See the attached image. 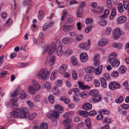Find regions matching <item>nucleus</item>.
I'll return each instance as SVG.
<instances>
[{
    "mask_svg": "<svg viewBox=\"0 0 129 129\" xmlns=\"http://www.w3.org/2000/svg\"><path fill=\"white\" fill-rule=\"evenodd\" d=\"M50 73L51 71L47 69H43L38 72L37 77L39 79L46 80L49 77Z\"/></svg>",
    "mask_w": 129,
    "mask_h": 129,
    "instance_id": "nucleus-1",
    "label": "nucleus"
},
{
    "mask_svg": "<svg viewBox=\"0 0 129 129\" xmlns=\"http://www.w3.org/2000/svg\"><path fill=\"white\" fill-rule=\"evenodd\" d=\"M117 54L115 52H112L109 58L110 62L112 66L114 68L118 67L120 64V62L117 57Z\"/></svg>",
    "mask_w": 129,
    "mask_h": 129,
    "instance_id": "nucleus-2",
    "label": "nucleus"
},
{
    "mask_svg": "<svg viewBox=\"0 0 129 129\" xmlns=\"http://www.w3.org/2000/svg\"><path fill=\"white\" fill-rule=\"evenodd\" d=\"M32 86H30L28 88V90L31 94H34L35 91L39 90L41 88V86L38 84L37 82L35 80H33L32 82Z\"/></svg>",
    "mask_w": 129,
    "mask_h": 129,
    "instance_id": "nucleus-3",
    "label": "nucleus"
},
{
    "mask_svg": "<svg viewBox=\"0 0 129 129\" xmlns=\"http://www.w3.org/2000/svg\"><path fill=\"white\" fill-rule=\"evenodd\" d=\"M17 111L19 112V117L21 118H25L29 115L28 109L26 108L23 107L21 109H18Z\"/></svg>",
    "mask_w": 129,
    "mask_h": 129,
    "instance_id": "nucleus-4",
    "label": "nucleus"
},
{
    "mask_svg": "<svg viewBox=\"0 0 129 129\" xmlns=\"http://www.w3.org/2000/svg\"><path fill=\"white\" fill-rule=\"evenodd\" d=\"M56 47L54 44H53L49 46H47L44 49L43 53H47L48 55H51L55 52Z\"/></svg>",
    "mask_w": 129,
    "mask_h": 129,
    "instance_id": "nucleus-5",
    "label": "nucleus"
},
{
    "mask_svg": "<svg viewBox=\"0 0 129 129\" xmlns=\"http://www.w3.org/2000/svg\"><path fill=\"white\" fill-rule=\"evenodd\" d=\"M121 85L119 83L115 81L110 82L108 85L109 88L112 90L119 89Z\"/></svg>",
    "mask_w": 129,
    "mask_h": 129,
    "instance_id": "nucleus-6",
    "label": "nucleus"
},
{
    "mask_svg": "<svg viewBox=\"0 0 129 129\" xmlns=\"http://www.w3.org/2000/svg\"><path fill=\"white\" fill-rule=\"evenodd\" d=\"M112 34L114 39L116 40L118 39L121 34L120 29L118 27H116L113 30Z\"/></svg>",
    "mask_w": 129,
    "mask_h": 129,
    "instance_id": "nucleus-7",
    "label": "nucleus"
},
{
    "mask_svg": "<svg viewBox=\"0 0 129 129\" xmlns=\"http://www.w3.org/2000/svg\"><path fill=\"white\" fill-rule=\"evenodd\" d=\"M102 99L101 96L98 94L90 99L89 101L91 103H96L101 101Z\"/></svg>",
    "mask_w": 129,
    "mask_h": 129,
    "instance_id": "nucleus-8",
    "label": "nucleus"
},
{
    "mask_svg": "<svg viewBox=\"0 0 129 129\" xmlns=\"http://www.w3.org/2000/svg\"><path fill=\"white\" fill-rule=\"evenodd\" d=\"M88 58L87 54L85 52H83L80 54V58L81 62H86Z\"/></svg>",
    "mask_w": 129,
    "mask_h": 129,
    "instance_id": "nucleus-9",
    "label": "nucleus"
},
{
    "mask_svg": "<svg viewBox=\"0 0 129 129\" xmlns=\"http://www.w3.org/2000/svg\"><path fill=\"white\" fill-rule=\"evenodd\" d=\"M79 47L85 50L89 49L90 47V45L88 43L83 42L79 45Z\"/></svg>",
    "mask_w": 129,
    "mask_h": 129,
    "instance_id": "nucleus-10",
    "label": "nucleus"
},
{
    "mask_svg": "<svg viewBox=\"0 0 129 129\" xmlns=\"http://www.w3.org/2000/svg\"><path fill=\"white\" fill-rule=\"evenodd\" d=\"M127 19L126 17L124 16H121L119 17L116 19L117 23L121 24L124 23Z\"/></svg>",
    "mask_w": 129,
    "mask_h": 129,
    "instance_id": "nucleus-11",
    "label": "nucleus"
},
{
    "mask_svg": "<svg viewBox=\"0 0 129 129\" xmlns=\"http://www.w3.org/2000/svg\"><path fill=\"white\" fill-rule=\"evenodd\" d=\"M92 108L91 104L89 103H85L83 104L82 106V109L86 110H89Z\"/></svg>",
    "mask_w": 129,
    "mask_h": 129,
    "instance_id": "nucleus-12",
    "label": "nucleus"
},
{
    "mask_svg": "<svg viewBox=\"0 0 129 129\" xmlns=\"http://www.w3.org/2000/svg\"><path fill=\"white\" fill-rule=\"evenodd\" d=\"M104 10V7L102 6H100L97 7L95 10H92V12L94 13L100 14Z\"/></svg>",
    "mask_w": 129,
    "mask_h": 129,
    "instance_id": "nucleus-13",
    "label": "nucleus"
},
{
    "mask_svg": "<svg viewBox=\"0 0 129 129\" xmlns=\"http://www.w3.org/2000/svg\"><path fill=\"white\" fill-rule=\"evenodd\" d=\"M123 5L124 9L129 13V0H123Z\"/></svg>",
    "mask_w": 129,
    "mask_h": 129,
    "instance_id": "nucleus-14",
    "label": "nucleus"
},
{
    "mask_svg": "<svg viewBox=\"0 0 129 129\" xmlns=\"http://www.w3.org/2000/svg\"><path fill=\"white\" fill-rule=\"evenodd\" d=\"M10 115L12 117L15 118H17L18 117H19V112L17 111V109L15 111H13L11 112Z\"/></svg>",
    "mask_w": 129,
    "mask_h": 129,
    "instance_id": "nucleus-15",
    "label": "nucleus"
},
{
    "mask_svg": "<svg viewBox=\"0 0 129 129\" xmlns=\"http://www.w3.org/2000/svg\"><path fill=\"white\" fill-rule=\"evenodd\" d=\"M54 108L56 111L60 113H62L63 111V108L61 106L57 105L54 106Z\"/></svg>",
    "mask_w": 129,
    "mask_h": 129,
    "instance_id": "nucleus-16",
    "label": "nucleus"
},
{
    "mask_svg": "<svg viewBox=\"0 0 129 129\" xmlns=\"http://www.w3.org/2000/svg\"><path fill=\"white\" fill-rule=\"evenodd\" d=\"M74 28L73 25H64L62 28L64 31L66 32L67 31H70L72 30Z\"/></svg>",
    "mask_w": 129,
    "mask_h": 129,
    "instance_id": "nucleus-17",
    "label": "nucleus"
},
{
    "mask_svg": "<svg viewBox=\"0 0 129 129\" xmlns=\"http://www.w3.org/2000/svg\"><path fill=\"white\" fill-rule=\"evenodd\" d=\"M99 80L101 81L102 86L104 88L107 87V84L105 80L103 77H100Z\"/></svg>",
    "mask_w": 129,
    "mask_h": 129,
    "instance_id": "nucleus-18",
    "label": "nucleus"
},
{
    "mask_svg": "<svg viewBox=\"0 0 129 129\" xmlns=\"http://www.w3.org/2000/svg\"><path fill=\"white\" fill-rule=\"evenodd\" d=\"M62 47L61 45H59L57 47L56 53L58 56H61L63 53V51L62 50Z\"/></svg>",
    "mask_w": 129,
    "mask_h": 129,
    "instance_id": "nucleus-19",
    "label": "nucleus"
},
{
    "mask_svg": "<svg viewBox=\"0 0 129 129\" xmlns=\"http://www.w3.org/2000/svg\"><path fill=\"white\" fill-rule=\"evenodd\" d=\"M67 66L65 64H63L59 68V72L62 74L64 73L67 69Z\"/></svg>",
    "mask_w": 129,
    "mask_h": 129,
    "instance_id": "nucleus-20",
    "label": "nucleus"
},
{
    "mask_svg": "<svg viewBox=\"0 0 129 129\" xmlns=\"http://www.w3.org/2000/svg\"><path fill=\"white\" fill-rule=\"evenodd\" d=\"M107 42L106 39H102L100 40L98 43V45L100 47H102L105 45Z\"/></svg>",
    "mask_w": 129,
    "mask_h": 129,
    "instance_id": "nucleus-21",
    "label": "nucleus"
},
{
    "mask_svg": "<svg viewBox=\"0 0 129 129\" xmlns=\"http://www.w3.org/2000/svg\"><path fill=\"white\" fill-rule=\"evenodd\" d=\"M71 61L73 66H76L78 63V61L77 59L75 56H72L71 58Z\"/></svg>",
    "mask_w": 129,
    "mask_h": 129,
    "instance_id": "nucleus-22",
    "label": "nucleus"
},
{
    "mask_svg": "<svg viewBox=\"0 0 129 129\" xmlns=\"http://www.w3.org/2000/svg\"><path fill=\"white\" fill-rule=\"evenodd\" d=\"M18 95L19 98L21 99H25L26 97V94L25 92L22 90L20 91Z\"/></svg>",
    "mask_w": 129,
    "mask_h": 129,
    "instance_id": "nucleus-23",
    "label": "nucleus"
},
{
    "mask_svg": "<svg viewBox=\"0 0 129 129\" xmlns=\"http://www.w3.org/2000/svg\"><path fill=\"white\" fill-rule=\"evenodd\" d=\"M98 90H92L89 91V93L90 95L94 97L98 95Z\"/></svg>",
    "mask_w": 129,
    "mask_h": 129,
    "instance_id": "nucleus-24",
    "label": "nucleus"
},
{
    "mask_svg": "<svg viewBox=\"0 0 129 129\" xmlns=\"http://www.w3.org/2000/svg\"><path fill=\"white\" fill-rule=\"evenodd\" d=\"M60 100L61 101H63L64 103L66 104L70 102V99L64 96L61 97Z\"/></svg>",
    "mask_w": 129,
    "mask_h": 129,
    "instance_id": "nucleus-25",
    "label": "nucleus"
},
{
    "mask_svg": "<svg viewBox=\"0 0 129 129\" xmlns=\"http://www.w3.org/2000/svg\"><path fill=\"white\" fill-rule=\"evenodd\" d=\"M85 125L89 128L90 129L91 128V124L90 118L88 117H87L85 120Z\"/></svg>",
    "mask_w": 129,
    "mask_h": 129,
    "instance_id": "nucleus-26",
    "label": "nucleus"
},
{
    "mask_svg": "<svg viewBox=\"0 0 129 129\" xmlns=\"http://www.w3.org/2000/svg\"><path fill=\"white\" fill-rule=\"evenodd\" d=\"M85 125L89 128L90 129L91 128V124L90 118L88 117H87L85 120Z\"/></svg>",
    "mask_w": 129,
    "mask_h": 129,
    "instance_id": "nucleus-27",
    "label": "nucleus"
},
{
    "mask_svg": "<svg viewBox=\"0 0 129 129\" xmlns=\"http://www.w3.org/2000/svg\"><path fill=\"white\" fill-rule=\"evenodd\" d=\"M93 77V75L92 74L87 75L85 76L84 79L86 81H91Z\"/></svg>",
    "mask_w": 129,
    "mask_h": 129,
    "instance_id": "nucleus-28",
    "label": "nucleus"
},
{
    "mask_svg": "<svg viewBox=\"0 0 129 129\" xmlns=\"http://www.w3.org/2000/svg\"><path fill=\"white\" fill-rule=\"evenodd\" d=\"M103 67L102 66H100L97 67L95 70V73L97 75H99L102 72Z\"/></svg>",
    "mask_w": 129,
    "mask_h": 129,
    "instance_id": "nucleus-29",
    "label": "nucleus"
},
{
    "mask_svg": "<svg viewBox=\"0 0 129 129\" xmlns=\"http://www.w3.org/2000/svg\"><path fill=\"white\" fill-rule=\"evenodd\" d=\"M48 100L49 102L51 104H53L55 102V98L52 95H49L48 97Z\"/></svg>",
    "mask_w": 129,
    "mask_h": 129,
    "instance_id": "nucleus-30",
    "label": "nucleus"
},
{
    "mask_svg": "<svg viewBox=\"0 0 129 129\" xmlns=\"http://www.w3.org/2000/svg\"><path fill=\"white\" fill-rule=\"evenodd\" d=\"M116 9L115 8H113L112 9V12L110 17V18L111 19H113L114 17L116 15Z\"/></svg>",
    "mask_w": 129,
    "mask_h": 129,
    "instance_id": "nucleus-31",
    "label": "nucleus"
},
{
    "mask_svg": "<svg viewBox=\"0 0 129 129\" xmlns=\"http://www.w3.org/2000/svg\"><path fill=\"white\" fill-rule=\"evenodd\" d=\"M126 70V67L124 65L120 67L119 69V72L121 74H123L125 73Z\"/></svg>",
    "mask_w": 129,
    "mask_h": 129,
    "instance_id": "nucleus-32",
    "label": "nucleus"
},
{
    "mask_svg": "<svg viewBox=\"0 0 129 129\" xmlns=\"http://www.w3.org/2000/svg\"><path fill=\"white\" fill-rule=\"evenodd\" d=\"M95 70V68L92 67H90L87 68L86 70V72L87 73H92Z\"/></svg>",
    "mask_w": 129,
    "mask_h": 129,
    "instance_id": "nucleus-33",
    "label": "nucleus"
},
{
    "mask_svg": "<svg viewBox=\"0 0 129 129\" xmlns=\"http://www.w3.org/2000/svg\"><path fill=\"white\" fill-rule=\"evenodd\" d=\"M117 9L118 11L121 13L123 12V8L122 3H119L118 5Z\"/></svg>",
    "mask_w": 129,
    "mask_h": 129,
    "instance_id": "nucleus-34",
    "label": "nucleus"
},
{
    "mask_svg": "<svg viewBox=\"0 0 129 129\" xmlns=\"http://www.w3.org/2000/svg\"><path fill=\"white\" fill-rule=\"evenodd\" d=\"M62 41L63 43L66 44H69L71 42L70 38L69 37L64 38Z\"/></svg>",
    "mask_w": 129,
    "mask_h": 129,
    "instance_id": "nucleus-35",
    "label": "nucleus"
},
{
    "mask_svg": "<svg viewBox=\"0 0 129 129\" xmlns=\"http://www.w3.org/2000/svg\"><path fill=\"white\" fill-rule=\"evenodd\" d=\"M83 38V36L82 35L78 34L76 35L75 39L77 41H79L82 40Z\"/></svg>",
    "mask_w": 129,
    "mask_h": 129,
    "instance_id": "nucleus-36",
    "label": "nucleus"
},
{
    "mask_svg": "<svg viewBox=\"0 0 129 129\" xmlns=\"http://www.w3.org/2000/svg\"><path fill=\"white\" fill-rule=\"evenodd\" d=\"M110 112L108 110L105 109H103L100 111V113L102 114H109Z\"/></svg>",
    "mask_w": 129,
    "mask_h": 129,
    "instance_id": "nucleus-37",
    "label": "nucleus"
},
{
    "mask_svg": "<svg viewBox=\"0 0 129 129\" xmlns=\"http://www.w3.org/2000/svg\"><path fill=\"white\" fill-rule=\"evenodd\" d=\"M79 114L81 116L84 117H86L88 115V112L86 111H81L79 113Z\"/></svg>",
    "mask_w": 129,
    "mask_h": 129,
    "instance_id": "nucleus-38",
    "label": "nucleus"
},
{
    "mask_svg": "<svg viewBox=\"0 0 129 129\" xmlns=\"http://www.w3.org/2000/svg\"><path fill=\"white\" fill-rule=\"evenodd\" d=\"M18 99L17 98H13L10 100V102L13 105H16V103L17 102Z\"/></svg>",
    "mask_w": 129,
    "mask_h": 129,
    "instance_id": "nucleus-39",
    "label": "nucleus"
},
{
    "mask_svg": "<svg viewBox=\"0 0 129 129\" xmlns=\"http://www.w3.org/2000/svg\"><path fill=\"white\" fill-rule=\"evenodd\" d=\"M39 37L40 39L41 40V42L42 43L44 42V36L43 33L42 32H41L39 33Z\"/></svg>",
    "mask_w": 129,
    "mask_h": 129,
    "instance_id": "nucleus-40",
    "label": "nucleus"
},
{
    "mask_svg": "<svg viewBox=\"0 0 129 129\" xmlns=\"http://www.w3.org/2000/svg\"><path fill=\"white\" fill-rule=\"evenodd\" d=\"M55 59V58L54 56H52L50 59L49 62V64L50 66L52 65Z\"/></svg>",
    "mask_w": 129,
    "mask_h": 129,
    "instance_id": "nucleus-41",
    "label": "nucleus"
},
{
    "mask_svg": "<svg viewBox=\"0 0 129 129\" xmlns=\"http://www.w3.org/2000/svg\"><path fill=\"white\" fill-rule=\"evenodd\" d=\"M37 115L36 113H34L31 114L29 116L28 118L29 120H31L36 117Z\"/></svg>",
    "mask_w": 129,
    "mask_h": 129,
    "instance_id": "nucleus-42",
    "label": "nucleus"
},
{
    "mask_svg": "<svg viewBox=\"0 0 129 129\" xmlns=\"http://www.w3.org/2000/svg\"><path fill=\"white\" fill-rule=\"evenodd\" d=\"M41 129H48L47 124L46 123H42L40 126Z\"/></svg>",
    "mask_w": 129,
    "mask_h": 129,
    "instance_id": "nucleus-43",
    "label": "nucleus"
},
{
    "mask_svg": "<svg viewBox=\"0 0 129 129\" xmlns=\"http://www.w3.org/2000/svg\"><path fill=\"white\" fill-rule=\"evenodd\" d=\"M8 72L4 71L1 72L0 73V77H6V74H7Z\"/></svg>",
    "mask_w": 129,
    "mask_h": 129,
    "instance_id": "nucleus-44",
    "label": "nucleus"
},
{
    "mask_svg": "<svg viewBox=\"0 0 129 129\" xmlns=\"http://www.w3.org/2000/svg\"><path fill=\"white\" fill-rule=\"evenodd\" d=\"M52 92L53 94L55 95L58 94L59 92V90L58 88L56 87H54L52 89Z\"/></svg>",
    "mask_w": 129,
    "mask_h": 129,
    "instance_id": "nucleus-45",
    "label": "nucleus"
},
{
    "mask_svg": "<svg viewBox=\"0 0 129 129\" xmlns=\"http://www.w3.org/2000/svg\"><path fill=\"white\" fill-rule=\"evenodd\" d=\"M122 96H121L118 98L115 101L116 103H120L122 102Z\"/></svg>",
    "mask_w": 129,
    "mask_h": 129,
    "instance_id": "nucleus-46",
    "label": "nucleus"
},
{
    "mask_svg": "<svg viewBox=\"0 0 129 129\" xmlns=\"http://www.w3.org/2000/svg\"><path fill=\"white\" fill-rule=\"evenodd\" d=\"M51 113L52 114V115L53 116V117H59V115L57 111L53 110L51 111Z\"/></svg>",
    "mask_w": 129,
    "mask_h": 129,
    "instance_id": "nucleus-47",
    "label": "nucleus"
},
{
    "mask_svg": "<svg viewBox=\"0 0 129 129\" xmlns=\"http://www.w3.org/2000/svg\"><path fill=\"white\" fill-rule=\"evenodd\" d=\"M112 30V28L110 27H107L105 33L106 35H109Z\"/></svg>",
    "mask_w": 129,
    "mask_h": 129,
    "instance_id": "nucleus-48",
    "label": "nucleus"
},
{
    "mask_svg": "<svg viewBox=\"0 0 129 129\" xmlns=\"http://www.w3.org/2000/svg\"><path fill=\"white\" fill-rule=\"evenodd\" d=\"M44 16V13L41 10L39 11V18L40 19H42Z\"/></svg>",
    "mask_w": 129,
    "mask_h": 129,
    "instance_id": "nucleus-49",
    "label": "nucleus"
},
{
    "mask_svg": "<svg viewBox=\"0 0 129 129\" xmlns=\"http://www.w3.org/2000/svg\"><path fill=\"white\" fill-rule=\"evenodd\" d=\"M72 76L73 78L75 80H76L77 78V75L76 71L73 70L72 71Z\"/></svg>",
    "mask_w": 129,
    "mask_h": 129,
    "instance_id": "nucleus-50",
    "label": "nucleus"
},
{
    "mask_svg": "<svg viewBox=\"0 0 129 129\" xmlns=\"http://www.w3.org/2000/svg\"><path fill=\"white\" fill-rule=\"evenodd\" d=\"M57 71V70H55L52 73L51 77V79L52 80H54L55 78V73Z\"/></svg>",
    "mask_w": 129,
    "mask_h": 129,
    "instance_id": "nucleus-51",
    "label": "nucleus"
},
{
    "mask_svg": "<svg viewBox=\"0 0 129 129\" xmlns=\"http://www.w3.org/2000/svg\"><path fill=\"white\" fill-rule=\"evenodd\" d=\"M68 14L67 11L66 10H64L63 11V15L61 17V20H63L65 18L66 16Z\"/></svg>",
    "mask_w": 129,
    "mask_h": 129,
    "instance_id": "nucleus-52",
    "label": "nucleus"
},
{
    "mask_svg": "<svg viewBox=\"0 0 129 129\" xmlns=\"http://www.w3.org/2000/svg\"><path fill=\"white\" fill-rule=\"evenodd\" d=\"M112 120L109 117H106L104 119V122L106 123L109 124L111 123Z\"/></svg>",
    "mask_w": 129,
    "mask_h": 129,
    "instance_id": "nucleus-53",
    "label": "nucleus"
},
{
    "mask_svg": "<svg viewBox=\"0 0 129 129\" xmlns=\"http://www.w3.org/2000/svg\"><path fill=\"white\" fill-rule=\"evenodd\" d=\"M92 28V25H90V26L86 27L85 28V32L87 33H89L90 31Z\"/></svg>",
    "mask_w": 129,
    "mask_h": 129,
    "instance_id": "nucleus-54",
    "label": "nucleus"
},
{
    "mask_svg": "<svg viewBox=\"0 0 129 129\" xmlns=\"http://www.w3.org/2000/svg\"><path fill=\"white\" fill-rule=\"evenodd\" d=\"M46 87L47 88H49L50 87V85L48 82H46L44 84V85L42 86L43 88Z\"/></svg>",
    "mask_w": 129,
    "mask_h": 129,
    "instance_id": "nucleus-55",
    "label": "nucleus"
},
{
    "mask_svg": "<svg viewBox=\"0 0 129 129\" xmlns=\"http://www.w3.org/2000/svg\"><path fill=\"white\" fill-rule=\"evenodd\" d=\"M73 100L76 103L78 102L79 100L78 96L76 94L73 96Z\"/></svg>",
    "mask_w": 129,
    "mask_h": 129,
    "instance_id": "nucleus-56",
    "label": "nucleus"
},
{
    "mask_svg": "<svg viewBox=\"0 0 129 129\" xmlns=\"http://www.w3.org/2000/svg\"><path fill=\"white\" fill-rule=\"evenodd\" d=\"M107 22V21L106 20H104L100 21V23L101 26H104L106 25Z\"/></svg>",
    "mask_w": 129,
    "mask_h": 129,
    "instance_id": "nucleus-57",
    "label": "nucleus"
},
{
    "mask_svg": "<svg viewBox=\"0 0 129 129\" xmlns=\"http://www.w3.org/2000/svg\"><path fill=\"white\" fill-rule=\"evenodd\" d=\"M94 84L96 87H98L100 85V83L98 80L95 79L94 80Z\"/></svg>",
    "mask_w": 129,
    "mask_h": 129,
    "instance_id": "nucleus-58",
    "label": "nucleus"
},
{
    "mask_svg": "<svg viewBox=\"0 0 129 129\" xmlns=\"http://www.w3.org/2000/svg\"><path fill=\"white\" fill-rule=\"evenodd\" d=\"M106 3L107 7L109 8H111L112 6V4L110 0H106Z\"/></svg>",
    "mask_w": 129,
    "mask_h": 129,
    "instance_id": "nucleus-59",
    "label": "nucleus"
},
{
    "mask_svg": "<svg viewBox=\"0 0 129 129\" xmlns=\"http://www.w3.org/2000/svg\"><path fill=\"white\" fill-rule=\"evenodd\" d=\"M40 97V95L39 94H38L35 97L34 100L35 102V103H37L39 101V98Z\"/></svg>",
    "mask_w": 129,
    "mask_h": 129,
    "instance_id": "nucleus-60",
    "label": "nucleus"
},
{
    "mask_svg": "<svg viewBox=\"0 0 129 129\" xmlns=\"http://www.w3.org/2000/svg\"><path fill=\"white\" fill-rule=\"evenodd\" d=\"M92 19L91 18H87L85 21V23L87 24H91L93 22Z\"/></svg>",
    "mask_w": 129,
    "mask_h": 129,
    "instance_id": "nucleus-61",
    "label": "nucleus"
},
{
    "mask_svg": "<svg viewBox=\"0 0 129 129\" xmlns=\"http://www.w3.org/2000/svg\"><path fill=\"white\" fill-rule=\"evenodd\" d=\"M17 90H15L14 92L11 93V97H14L17 96Z\"/></svg>",
    "mask_w": 129,
    "mask_h": 129,
    "instance_id": "nucleus-62",
    "label": "nucleus"
},
{
    "mask_svg": "<svg viewBox=\"0 0 129 129\" xmlns=\"http://www.w3.org/2000/svg\"><path fill=\"white\" fill-rule=\"evenodd\" d=\"M55 84L58 86H60L62 85V83L61 80L58 79L56 82Z\"/></svg>",
    "mask_w": 129,
    "mask_h": 129,
    "instance_id": "nucleus-63",
    "label": "nucleus"
},
{
    "mask_svg": "<svg viewBox=\"0 0 129 129\" xmlns=\"http://www.w3.org/2000/svg\"><path fill=\"white\" fill-rule=\"evenodd\" d=\"M119 75L117 72L116 71H113L111 74V76L113 77H115Z\"/></svg>",
    "mask_w": 129,
    "mask_h": 129,
    "instance_id": "nucleus-64",
    "label": "nucleus"
}]
</instances>
